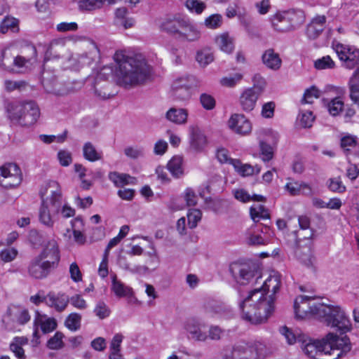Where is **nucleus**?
I'll list each match as a JSON object with an SVG mask.
<instances>
[{"label": "nucleus", "mask_w": 359, "mask_h": 359, "mask_svg": "<svg viewBox=\"0 0 359 359\" xmlns=\"http://www.w3.org/2000/svg\"><path fill=\"white\" fill-rule=\"evenodd\" d=\"M21 126H30L34 124L40 116L38 105L34 101L24 102Z\"/></svg>", "instance_id": "nucleus-20"}, {"label": "nucleus", "mask_w": 359, "mask_h": 359, "mask_svg": "<svg viewBox=\"0 0 359 359\" xmlns=\"http://www.w3.org/2000/svg\"><path fill=\"white\" fill-rule=\"evenodd\" d=\"M205 325L196 318H191L187 320L185 329L191 334L192 338L197 341H204L208 339V335L205 332L201 330L202 327Z\"/></svg>", "instance_id": "nucleus-27"}, {"label": "nucleus", "mask_w": 359, "mask_h": 359, "mask_svg": "<svg viewBox=\"0 0 359 359\" xmlns=\"http://www.w3.org/2000/svg\"><path fill=\"white\" fill-rule=\"evenodd\" d=\"M229 272L234 280L241 285L248 284L255 277L254 270L246 263H231L229 266Z\"/></svg>", "instance_id": "nucleus-13"}, {"label": "nucleus", "mask_w": 359, "mask_h": 359, "mask_svg": "<svg viewBox=\"0 0 359 359\" xmlns=\"http://www.w3.org/2000/svg\"><path fill=\"white\" fill-rule=\"evenodd\" d=\"M28 344V339L24 337H16L10 344V350L19 359H26L22 346Z\"/></svg>", "instance_id": "nucleus-34"}, {"label": "nucleus", "mask_w": 359, "mask_h": 359, "mask_svg": "<svg viewBox=\"0 0 359 359\" xmlns=\"http://www.w3.org/2000/svg\"><path fill=\"white\" fill-rule=\"evenodd\" d=\"M196 59L201 66L205 67L214 60V56L209 49H203L197 52Z\"/></svg>", "instance_id": "nucleus-45"}, {"label": "nucleus", "mask_w": 359, "mask_h": 359, "mask_svg": "<svg viewBox=\"0 0 359 359\" xmlns=\"http://www.w3.org/2000/svg\"><path fill=\"white\" fill-rule=\"evenodd\" d=\"M27 50L32 53L31 57H25L22 55L13 56V57H5L6 59V64L4 65L11 67V72H14L13 67L18 68L26 67L27 63H31L33 60H35L36 57V49L34 46H28Z\"/></svg>", "instance_id": "nucleus-21"}, {"label": "nucleus", "mask_w": 359, "mask_h": 359, "mask_svg": "<svg viewBox=\"0 0 359 359\" xmlns=\"http://www.w3.org/2000/svg\"><path fill=\"white\" fill-rule=\"evenodd\" d=\"M52 270L38 257H34L27 266V272L34 279L46 278Z\"/></svg>", "instance_id": "nucleus-19"}, {"label": "nucleus", "mask_w": 359, "mask_h": 359, "mask_svg": "<svg viewBox=\"0 0 359 359\" xmlns=\"http://www.w3.org/2000/svg\"><path fill=\"white\" fill-rule=\"evenodd\" d=\"M172 96L175 100L184 101L191 97V89L172 88Z\"/></svg>", "instance_id": "nucleus-56"}, {"label": "nucleus", "mask_w": 359, "mask_h": 359, "mask_svg": "<svg viewBox=\"0 0 359 359\" xmlns=\"http://www.w3.org/2000/svg\"><path fill=\"white\" fill-rule=\"evenodd\" d=\"M30 320L28 311L20 305H10L3 316L2 322L7 327H13L15 323L24 325Z\"/></svg>", "instance_id": "nucleus-10"}, {"label": "nucleus", "mask_w": 359, "mask_h": 359, "mask_svg": "<svg viewBox=\"0 0 359 359\" xmlns=\"http://www.w3.org/2000/svg\"><path fill=\"white\" fill-rule=\"evenodd\" d=\"M334 65V61L329 55L318 59L314 62V67L317 69H333Z\"/></svg>", "instance_id": "nucleus-50"}, {"label": "nucleus", "mask_w": 359, "mask_h": 359, "mask_svg": "<svg viewBox=\"0 0 359 359\" xmlns=\"http://www.w3.org/2000/svg\"><path fill=\"white\" fill-rule=\"evenodd\" d=\"M69 302V297L65 293L53 292L48 294L47 306L54 308L57 312H62L65 310Z\"/></svg>", "instance_id": "nucleus-25"}, {"label": "nucleus", "mask_w": 359, "mask_h": 359, "mask_svg": "<svg viewBox=\"0 0 359 359\" xmlns=\"http://www.w3.org/2000/svg\"><path fill=\"white\" fill-rule=\"evenodd\" d=\"M326 18L324 15L313 18L307 25L306 34L310 39H316L325 27Z\"/></svg>", "instance_id": "nucleus-26"}, {"label": "nucleus", "mask_w": 359, "mask_h": 359, "mask_svg": "<svg viewBox=\"0 0 359 359\" xmlns=\"http://www.w3.org/2000/svg\"><path fill=\"white\" fill-rule=\"evenodd\" d=\"M112 69L108 67L102 68L94 79L93 88L95 95L102 98L107 99L113 94L109 91L111 83L109 78L111 76Z\"/></svg>", "instance_id": "nucleus-12"}, {"label": "nucleus", "mask_w": 359, "mask_h": 359, "mask_svg": "<svg viewBox=\"0 0 359 359\" xmlns=\"http://www.w3.org/2000/svg\"><path fill=\"white\" fill-rule=\"evenodd\" d=\"M111 291L118 297H129L133 295V289L118 280L116 274L111 276Z\"/></svg>", "instance_id": "nucleus-31"}, {"label": "nucleus", "mask_w": 359, "mask_h": 359, "mask_svg": "<svg viewBox=\"0 0 359 359\" xmlns=\"http://www.w3.org/2000/svg\"><path fill=\"white\" fill-rule=\"evenodd\" d=\"M320 96L319 90L315 87L312 86L310 88L307 89L304 94V97L302 99V102L304 103H312L313 98H318Z\"/></svg>", "instance_id": "nucleus-64"}, {"label": "nucleus", "mask_w": 359, "mask_h": 359, "mask_svg": "<svg viewBox=\"0 0 359 359\" xmlns=\"http://www.w3.org/2000/svg\"><path fill=\"white\" fill-rule=\"evenodd\" d=\"M280 285V276L274 275L268 278L261 287L250 291L240 304L242 318L254 325L266 323L275 310V295Z\"/></svg>", "instance_id": "nucleus-1"}, {"label": "nucleus", "mask_w": 359, "mask_h": 359, "mask_svg": "<svg viewBox=\"0 0 359 359\" xmlns=\"http://www.w3.org/2000/svg\"><path fill=\"white\" fill-rule=\"evenodd\" d=\"M18 20L13 17H6L0 25V31L5 34L8 30L15 32L18 29Z\"/></svg>", "instance_id": "nucleus-44"}, {"label": "nucleus", "mask_w": 359, "mask_h": 359, "mask_svg": "<svg viewBox=\"0 0 359 359\" xmlns=\"http://www.w3.org/2000/svg\"><path fill=\"white\" fill-rule=\"evenodd\" d=\"M63 337L64 334L62 332H57L55 335L48 341L47 346L50 349L53 350H57L62 348L64 346L62 341Z\"/></svg>", "instance_id": "nucleus-49"}, {"label": "nucleus", "mask_w": 359, "mask_h": 359, "mask_svg": "<svg viewBox=\"0 0 359 359\" xmlns=\"http://www.w3.org/2000/svg\"><path fill=\"white\" fill-rule=\"evenodd\" d=\"M36 257L51 270L56 269L60 260V252L57 241L54 239L50 240Z\"/></svg>", "instance_id": "nucleus-11"}, {"label": "nucleus", "mask_w": 359, "mask_h": 359, "mask_svg": "<svg viewBox=\"0 0 359 359\" xmlns=\"http://www.w3.org/2000/svg\"><path fill=\"white\" fill-rule=\"evenodd\" d=\"M204 308L205 312L212 317L222 315L224 311V307L219 302L212 299L205 302Z\"/></svg>", "instance_id": "nucleus-40"}, {"label": "nucleus", "mask_w": 359, "mask_h": 359, "mask_svg": "<svg viewBox=\"0 0 359 359\" xmlns=\"http://www.w3.org/2000/svg\"><path fill=\"white\" fill-rule=\"evenodd\" d=\"M27 85L25 81H11L6 80L4 81V87L7 92H11L15 90H22Z\"/></svg>", "instance_id": "nucleus-58"}, {"label": "nucleus", "mask_w": 359, "mask_h": 359, "mask_svg": "<svg viewBox=\"0 0 359 359\" xmlns=\"http://www.w3.org/2000/svg\"><path fill=\"white\" fill-rule=\"evenodd\" d=\"M200 101L203 107L207 110H211L215 107V100L212 95L209 94H201L200 97Z\"/></svg>", "instance_id": "nucleus-60"}, {"label": "nucleus", "mask_w": 359, "mask_h": 359, "mask_svg": "<svg viewBox=\"0 0 359 359\" xmlns=\"http://www.w3.org/2000/svg\"><path fill=\"white\" fill-rule=\"evenodd\" d=\"M118 265L123 269L130 271L131 273H135L140 272L142 269L140 266H135L132 267L130 266V262H128L126 257L123 255H119L117 259Z\"/></svg>", "instance_id": "nucleus-51"}, {"label": "nucleus", "mask_w": 359, "mask_h": 359, "mask_svg": "<svg viewBox=\"0 0 359 359\" xmlns=\"http://www.w3.org/2000/svg\"><path fill=\"white\" fill-rule=\"evenodd\" d=\"M36 321L40 323L41 329L44 334L49 333L55 330L57 327V322L54 318H50L43 321L39 320L37 317L36 318Z\"/></svg>", "instance_id": "nucleus-52"}, {"label": "nucleus", "mask_w": 359, "mask_h": 359, "mask_svg": "<svg viewBox=\"0 0 359 359\" xmlns=\"http://www.w3.org/2000/svg\"><path fill=\"white\" fill-rule=\"evenodd\" d=\"M83 157L90 162L101 160L102 158V152L97 151L95 146L90 142L84 144L83 147Z\"/></svg>", "instance_id": "nucleus-37"}, {"label": "nucleus", "mask_w": 359, "mask_h": 359, "mask_svg": "<svg viewBox=\"0 0 359 359\" xmlns=\"http://www.w3.org/2000/svg\"><path fill=\"white\" fill-rule=\"evenodd\" d=\"M298 341L302 342V348L305 354L314 359H327L326 357L325 340H312L304 334H298Z\"/></svg>", "instance_id": "nucleus-8"}, {"label": "nucleus", "mask_w": 359, "mask_h": 359, "mask_svg": "<svg viewBox=\"0 0 359 359\" xmlns=\"http://www.w3.org/2000/svg\"><path fill=\"white\" fill-rule=\"evenodd\" d=\"M250 214L255 222H259L260 218L269 219V213L263 205H258L257 207L252 206L250 209Z\"/></svg>", "instance_id": "nucleus-43"}, {"label": "nucleus", "mask_w": 359, "mask_h": 359, "mask_svg": "<svg viewBox=\"0 0 359 359\" xmlns=\"http://www.w3.org/2000/svg\"><path fill=\"white\" fill-rule=\"evenodd\" d=\"M114 58L117 64L115 76L119 86L130 88L143 84L149 79L151 67L144 59L128 57L121 52H116Z\"/></svg>", "instance_id": "nucleus-2"}, {"label": "nucleus", "mask_w": 359, "mask_h": 359, "mask_svg": "<svg viewBox=\"0 0 359 359\" xmlns=\"http://www.w3.org/2000/svg\"><path fill=\"white\" fill-rule=\"evenodd\" d=\"M252 81L253 86L251 88H254L255 92H259V94L262 95L266 86L265 79L260 74H256L252 78Z\"/></svg>", "instance_id": "nucleus-63"}, {"label": "nucleus", "mask_w": 359, "mask_h": 359, "mask_svg": "<svg viewBox=\"0 0 359 359\" xmlns=\"http://www.w3.org/2000/svg\"><path fill=\"white\" fill-rule=\"evenodd\" d=\"M196 86L195 78L192 76L180 77L174 81L172 88L192 89Z\"/></svg>", "instance_id": "nucleus-41"}, {"label": "nucleus", "mask_w": 359, "mask_h": 359, "mask_svg": "<svg viewBox=\"0 0 359 359\" xmlns=\"http://www.w3.org/2000/svg\"><path fill=\"white\" fill-rule=\"evenodd\" d=\"M124 154L130 158L137 159L144 156V149L142 147H128L125 148Z\"/></svg>", "instance_id": "nucleus-62"}, {"label": "nucleus", "mask_w": 359, "mask_h": 359, "mask_svg": "<svg viewBox=\"0 0 359 359\" xmlns=\"http://www.w3.org/2000/svg\"><path fill=\"white\" fill-rule=\"evenodd\" d=\"M222 24V16L220 14H212L205 19L204 25L208 29H217Z\"/></svg>", "instance_id": "nucleus-48"}, {"label": "nucleus", "mask_w": 359, "mask_h": 359, "mask_svg": "<svg viewBox=\"0 0 359 359\" xmlns=\"http://www.w3.org/2000/svg\"><path fill=\"white\" fill-rule=\"evenodd\" d=\"M81 316L77 313H70L65 321V325L71 331H76L80 329Z\"/></svg>", "instance_id": "nucleus-42"}, {"label": "nucleus", "mask_w": 359, "mask_h": 359, "mask_svg": "<svg viewBox=\"0 0 359 359\" xmlns=\"http://www.w3.org/2000/svg\"><path fill=\"white\" fill-rule=\"evenodd\" d=\"M294 234L297 237V232L294 231ZM302 239L296 238L295 246H294V254L298 259L306 266H310L312 264L311 257V245L309 242V244L304 245H301Z\"/></svg>", "instance_id": "nucleus-24"}, {"label": "nucleus", "mask_w": 359, "mask_h": 359, "mask_svg": "<svg viewBox=\"0 0 359 359\" xmlns=\"http://www.w3.org/2000/svg\"><path fill=\"white\" fill-rule=\"evenodd\" d=\"M325 346L327 359H339L351 350V344L347 336L339 337L333 333L326 336Z\"/></svg>", "instance_id": "nucleus-6"}, {"label": "nucleus", "mask_w": 359, "mask_h": 359, "mask_svg": "<svg viewBox=\"0 0 359 359\" xmlns=\"http://www.w3.org/2000/svg\"><path fill=\"white\" fill-rule=\"evenodd\" d=\"M189 149L194 152H201L207 145V138L196 126H189Z\"/></svg>", "instance_id": "nucleus-18"}, {"label": "nucleus", "mask_w": 359, "mask_h": 359, "mask_svg": "<svg viewBox=\"0 0 359 359\" xmlns=\"http://www.w3.org/2000/svg\"><path fill=\"white\" fill-rule=\"evenodd\" d=\"M268 353L266 345L262 341H255L251 344L241 342L235 344L225 354L224 359H263Z\"/></svg>", "instance_id": "nucleus-4"}, {"label": "nucleus", "mask_w": 359, "mask_h": 359, "mask_svg": "<svg viewBox=\"0 0 359 359\" xmlns=\"http://www.w3.org/2000/svg\"><path fill=\"white\" fill-rule=\"evenodd\" d=\"M24 102H15L8 103L6 106L8 117L13 123L21 126Z\"/></svg>", "instance_id": "nucleus-29"}, {"label": "nucleus", "mask_w": 359, "mask_h": 359, "mask_svg": "<svg viewBox=\"0 0 359 359\" xmlns=\"http://www.w3.org/2000/svg\"><path fill=\"white\" fill-rule=\"evenodd\" d=\"M311 297L304 295H300L295 299L294 302V310L297 318H304L310 313L315 318H319V305H323L324 304L311 303Z\"/></svg>", "instance_id": "nucleus-9"}, {"label": "nucleus", "mask_w": 359, "mask_h": 359, "mask_svg": "<svg viewBox=\"0 0 359 359\" xmlns=\"http://www.w3.org/2000/svg\"><path fill=\"white\" fill-rule=\"evenodd\" d=\"M184 19L180 15H168L161 20L159 29L161 32L178 39L180 30Z\"/></svg>", "instance_id": "nucleus-15"}, {"label": "nucleus", "mask_w": 359, "mask_h": 359, "mask_svg": "<svg viewBox=\"0 0 359 359\" xmlns=\"http://www.w3.org/2000/svg\"><path fill=\"white\" fill-rule=\"evenodd\" d=\"M188 111L182 108H170L165 114L166 118L175 124H185L187 121Z\"/></svg>", "instance_id": "nucleus-30"}, {"label": "nucleus", "mask_w": 359, "mask_h": 359, "mask_svg": "<svg viewBox=\"0 0 359 359\" xmlns=\"http://www.w3.org/2000/svg\"><path fill=\"white\" fill-rule=\"evenodd\" d=\"M228 151L224 148L217 149V158L222 163H229L233 167H238L241 164V161L238 159H233L229 157Z\"/></svg>", "instance_id": "nucleus-46"}, {"label": "nucleus", "mask_w": 359, "mask_h": 359, "mask_svg": "<svg viewBox=\"0 0 359 359\" xmlns=\"http://www.w3.org/2000/svg\"><path fill=\"white\" fill-rule=\"evenodd\" d=\"M334 49L346 68L359 69V49L346 47L340 43L335 45Z\"/></svg>", "instance_id": "nucleus-14"}, {"label": "nucleus", "mask_w": 359, "mask_h": 359, "mask_svg": "<svg viewBox=\"0 0 359 359\" xmlns=\"http://www.w3.org/2000/svg\"><path fill=\"white\" fill-rule=\"evenodd\" d=\"M350 97L359 106V69L355 70L348 81Z\"/></svg>", "instance_id": "nucleus-33"}, {"label": "nucleus", "mask_w": 359, "mask_h": 359, "mask_svg": "<svg viewBox=\"0 0 359 359\" xmlns=\"http://www.w3.org/2000/svg\"><path fill=\"white\" fill-rule=\"evenodd\" d=\"M181 27L177 39L187 41H196L201 38V33L200 30L189 20L185 18Z\"/></svg>", "instance_id": "nucleus-22"}, {"label": "nucleus", "mask_w": 359, "mask_h": 359, "mask_svg": "<svg viewBox=\"0 0 359 359\" xmlns=\"http://www.w3.org/2000/svg\"><path fill=\"white\" fill-rule=\"evenodd\" d=\"M259 148L263 161L268 162L273 158V147L271 145L265 141L261 140L259 142Z\"/></svg>", "instance_id": "nucleus-47"}, {"label": "nucleus", "mask_w": 359, "mask_h": 359, "mask_svg": "<svg viewBox=\"0 0 359 359\" xmlns=\"http://www.w3.org/2000/svg\"><path fill=\"white\" fill-rule=\"evenodd\" d=\"M22 180V175L21 171L19 173H15L11 175L10 178L5 180L4 182L1 184L5 188H12L18 186Z\"/></svg>", "instance_id": "nucleus-57"}, {"label": "nucleus", "mask_w": 359, "mask_h": 359, "mask_svg": "<svg viewBox=\"0 0 359 359\" xmlns=\"http://www.w3.org/2000/svg\"><path fill=\"white\" fill-rule=\"evenodd\" d=\"M186 6L191 11L201 14L205 9L206 4L198 0H187Z\"/></svg>", "instance_id": "nucleus-53"}, {"label": "nucleus", "mask_w": 359, "mask_h": 359, "mask_svg": "<svg viewBox=\"0 0 359 359\" xmlns=\"http://www.w3.org/2000/svg\"><path fill=\"white\" fill-rule=\"evenodd\" d=\"M344 107V103L339 98L333 99L328 104V111L330 114L332 116H337L341 111Z\"/></svg>", "instance_id": "nucleus-59"}, {"label": "nucleus", "mask_w": 359, "mask_h": 359, "mask_svg": "<svg viewBox=\"0 0 359 359\" xmlns=\"http://www.w3.org/2000/svg\"><path fill=\"white\" fill-rule=\"evenodd\" d=\"M260 95L259 92H255L254 88H249L245 90L241 95L239 99L242 109L246 112L252 111Z\"/></svg>", "instance_id": "nucleus-23"}, {"label": "nucleus", "mask_w": 359, "mask_h": 359, "mask_svg": "<svg viewBox=\"0 0 359 359\" xmlns=\"http://www.w3.org/2000/svg\"><path fill=\"white\" fill-rule=\"evenodd\" d=\"M215 42L219 48L227 53H230L234 48L233 40L228 33H224L215 39Z\"/></svg>", "instance_id": "nucleus-36"}, {"label": "nucleus", "mask_w": 359, "mask_h": 359, "mask_svg": "<svg viewBox=\"0 0 359 359\" xmlns=\"http://www.w3.org/2000/svg\"><path fill=\"white\" fill-rule=\"evenodd\" d=\"M301 23L302 20L294 11L278 13L271 18L273 27L276 31L281 32L291 31Z\"/></svg>", "instance_id": "nucleus-7"}, {"label": "nucleus", "mask_w": 359, "mask_h": 359, "mask_svg": "<svg viewBox=\"0 0 359 359\" xmlns=\"http://www.w3.org/2000/svg\"><path fill=\"white\" fill-rule=\"evenodd\" d=\"M42 200L39 210V219L45 225L51 226L53 224L52 215L57 214L62 206V191L56 181L48 182L40 190Z\"/></svg>", "instance_id": "nucleus-3"}, {"label": "nucleus", "mask_w": 359, "mask_h": 359, "mask_svg": "<svg viewBox=\"0 0 359 359\" xmlns=\"http://www.w3.org/2000/svg\"><path fill=\"white\" fill-rule=\"evenodd\" d=\"M302 188H307V184L304 182H293L287 183L285 185L286 190L292 196H297L300 194Z\"/></svg>", "instance_id": "nucleus-54"}, {"label": "nucleus", "mask_w": 359, "mask_h": 359, "mask_svg": "<svg viewBox=\"0 0 359 359\" xmlns=\"http://www.w3.org/2000/svg\"><path fill=\"white\" fill-rule=\"evenodd\" d=\"M21 170L19 166L13 163H9L4 164L1 167H0V184H2L5 180L7 178H10L11 175H14V174L19 173Z\"/></svg>", "instance_id": "nucleus-38"}, {"label": "nucleus", "mask_w": 359, "mask_h": 359, "mask_svg": "<svg viewBox=\"0 0 359 359\" xmlns=\"http://www.w3.org/2000/svg\"><path fill=\"white\" fill-rule=\"evenodd\" d=\"M108 177L116 187H123L126 184H134L137 181L135 177L128 174L118 172H110Z\"/></svg>", "instance_id": "nucleus-32"}, {"label": "nucleus", "mask_w": 359, "mask_h": 359, "mask_svg": "<svg viewBox=\"0 0 359 359\" xmlns=\"http://www.w3.org/2000/svg\"><path fill=\"white\" fill-rule=\"evenodd\" d=\"M262 60L264 65L270 69L278 70L281 67L282 60L273 48L266 50L262 54Z\"/></svg>", "instance_id": "nucleus-28"}, {"label": "nucleus", "mask_w": 359, "mask_h": 359, "mask_svg": "<svg viewBox=\"0 0 359 359\" xmlns=\"http://www.w3.org/2000/svg\"><path fill=\"white\" fill-rule=\"evenodd\" d=\"M106 0H80L78 6L81 11H93L100 9Z\"/></svg>", "instance_id": "nucleus-39"}, {"label": "nucleus", "mask_w": 359, "mask_h": 359, "mask_svg": "<svg viewBox=\"0 0 359 359\" xmlns=\"http://www.w3.org/2000/svg\"><path fill=\"white\" fill-rule=\"evenodd\" d=\"M94 312L95 315L100 319H104L108 317L110 314V310L108 306L103 302H99L95 309Z\"/></svg>", "instance_id": "nucleus-61"}, {"label": "nucleus", "mask_w": 359, "mask_h": 359, "mask_svg": "<svg viewBox=\"0 0 359 359\" xmlns=\"http://www.w3.org/2000/svg\"><path fill=\"white\" fill-rule=\"evenodd\" d=\"M202 212L198 209H193L187 214L188 224L191 229L195 228L201 219Z\"/></svg>", "instance_id": "nucleus-55"}, {"label": "nucleus", "mask_w": 359, "mask_h": 359, "mask_svg": "<svg viewBox=\"0 0 359 359\" xmlns=\"http://www.w3.org/2000/svg\"><path fill=\"white\" fill-rule=\"evenodd\" d=\"M320 316L318 319L324 321L327 325L336 327L342 332L350 330L351 322L344 311L339 306L319 305Z\"/></svg>", "instance_id": "nucleus-5"}, {"label": "nucleus", "mask_w": 359, "mask_h": 359, "mask_svg": "<svg viewBox=\"0 0 359 359\" xmlns=\"http://www.w3.org/2000/svg\"><path fill=\"white\" fill-rule=\"evenodd\" d=\"M229 127L234 133L241 135H249L252 131V123L243 114H234L231 115L229 121Z\"/></svg>", "instance_id": "nucleus-17"}, {"label": "nucleus", "mask_w": 359, "mask_h": 359, "mask_svg": "<svg viewBox=\"0 0 359 359\" xmlns=\"http://www.w3.org/2000/svg\"><path fill=\"white\" fill-rule=\"evenodd\" d=\"M182 161L183 158L182 156H175L170 160L167 165L168 170L177 178L181 177L184 173Z\"/></svg>", "instance_id": "nucleus-35"}, {"label": "nucleus", "mask_w": 359, "mask_h": 359, "mask_svg": "<svg viewBox=\"0 0 359 359\" xmlns=\"http://www.w3.org/2000/svg\"><path fill=\"white\" fill-rule=\"evenodd\" d=\"M41 77L42 85L48 93L64 95L68 93V90L57 81L55 75L51 71H43Z\"/></svg>", "instance_id": "nucleus-16"}]
</instances>
